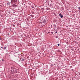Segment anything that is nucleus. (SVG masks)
<instances>
[{
    "instance_id": "1",
    "label": "nucleus",
    "mask_w": 80,
    "mask_h": 80,
    "mask_svg": "<svg viewBox=\"0 0 80 80\" xmlns=\"http://www.w3.org/2000/svg\"><path fill=\"white\" fill-rule=\"evenodd\" d=\"M11 71L12 73H17V71L15 72V68L13 67L11 68Z\"/></svg>"
},
{
    "instance_id": "2",
    "label": "nucleus",
    "mask_w": 80,
    "mask_h": 80,
    "mask_svg": "<svg viewBox=\"0 0 80 80\" xmlns=\"http://www.w3.org/2000/svg\"><path fill=\"white\" fill-rule=\"evenodd\" d=\"M17 2V0H12L11 2V3H15V2Z\"/></svg>"
},
{
    "instance_id": "3",
    "label": "nucleus",
    "mask_w": 80,
    "mask_h": 80,
    "mask_svg": "<svg viewBox=\"0 0 80 80\" xmlns=\"http://www.w3.org/2000/svg\"><path fill=\"white\" fill-rule=\"evenodd\" d=\"M42 20L40 19H39L38 20H37V22L38 23H40L42 22Z\"/></svg>"
},
{
    "instance_id": "4",
    "label": "nucleus",
    "mask_w": 80,
    "mask_h": 80,
    "mask_svg": "<svg viewBox=\"0 0 80 80\" xmlns=\"http://www.w3.org/2000/svg\"><path fill=\"white\" fill-rule=\"evenodd\" d=\"M59 16H60L61 18H63V15H62L61 13H60L59 14Z\"/></svg>"
},
{
    "instance_id": "5",
    "label": "nucleus",
    "mask_w": 80,
    "mask_h": 80,
    "mask_svg": "<svg viewBox=\"0 0 80 80\" xmlns=\"http://www.w3.org/2000/svg\"><path fill=\"white\" fill-rule=\"evenodd\" d=\"M13 7H17V5H15V4H13L12 5Z\"/></svg>"
},
{
    "instance_id": "6",
    "label": "nucleus",
    "mask_w": 80,
    "mask_h": 80,
    "mask_svg": "<svg viewBox=\"0 0 80 80\" xmlns=\"http://www.w3.org/2000/svg\"><path fill=\"white\" fill-rule=\"evenodd\" d=\"M4 49V50H6V48H7V47H4L3 48Z\"/></svg>"
},
{
    "instance_id": "7",
    "label": "nucleus",
    "mask_w": 80,
    "mask_h": 80,
    "mask_svg": "<svg viewBox=\"0 0 80 80\" xmlns=\"http://www.w3.org/2000/svg\"><path fill=\"white\" fill-rule=\"evenodd\" d=\"M54 26L55 28H57V27H56V25H55V24L54 25Z\"/></svg>"
},
{
    "instance_id": "8",
    "label": "nucleus",
    "mask_w": 80,
    "mask_h": 80,
    "mask_svg": "<svg viewBox=\"0 0 80 80\" xmlns=\"http://www.w3.org/2000/svg\"><path fill=\"white\" fill-rule=\"evenodd\" d=\"M56 38H58V36H56Z\"/></svg>"
},
{
    "instance_id": "9",
    "label": "nucleus",
    "mask_w": 80,
    "mask_h": 80,
    "mask_svg": "<svg viewBox=\"0 0 80 80\" xmlns=\"http://www.w3.org/2000/svg\"><path fill=\"white\" fill-rule=\"evenodd\" d=\"M22 60L23 61H24V59H22Z\"/></svg>"
},
{
    "instance_id": "10",
    "label": "nucleus",
    "mask_w": 80,
    "mask_h": 80,
    "mask_svg": "<svg viewBox=\"0 0 80 80\" xmlns=\"http://www.w3.org/2000/svg\"><path fill=\"white\" fill-rule=\"evenodd\" d=\"M58 46H60V44H58Z\"/></svg>"
},
{
    "instance_id": "11",
    "label": "nucleus",
    "mask_w": 80,
    "mask_h": 80,
    "mask_svg": "<svg viewBox=\"0 0 80 80\" xmlns=\"http://www.w3.org/2000/svg\"><path fill=\"white\" fill-rule=\"evenodd\" d=\"M78 8L79 10H80V7Z\"/></svg>"
},
{
    "instance_id": "12",
    "label": "nucleus",
    "mask_w": 80,
    "mask_h": 80,
    "mask_svg": "<svg viewBox=\"0 0 80 80\" xmlns=\"http://www.w3.org/2000/svg\"><path fill=\"white\" fill-rule=\"evenodd\" d=\"M8 5H10V3H8Z\"/></svg>"
},
{
    "instance_id": "13",
    "label": "nucleus",
    "mask_w": 80,
    "mask_h": 80,
    "mask_svg": "<svg viewBox=\"0 0 80 80\" xmlns=\"http://www.w3.org/2000/svg\"><path fill=\"white\" fill-rule=\"evenodd\" d=\"M45 24H46V23H44V24L43 25H45Z\"/></svg>"
},
{
    "instance_id": "14",
    "label": "nucleus",
    "mask_w": 80,
    "mask_h": 80,
    "mask_svg": "<svg viewBox=\"0 0 80 80\" xmlns=\"http://www.w3.org/2000/svg\"><path fill=\"white\" fill-rule=\"evenodd\" d=\"M1 48H3V47H1Z\"/></svg>"
},
{
    "instance_id": "15",
    "label": "nucleus",
    "mask_w": 80,
    "mask_h": 80,
    "mask_svg": "<svg viewBox=\"0 0 80 80\" xmlns=\"http://www.w3.org/2000/svg\"><path fill=\"white\" fill-rule=\"evenodd\" d=\"M42 9L43 10V8H42Z\"/></svg>"
},
{
    "instance_id": "16",
    "label": "nucleus",
    "mask_w": 80,
    "mask_h": 80,
    "mask_svg": "<svg viewBox=\"0 0 80 80\" xmlns=\"http://www.w3.org/2000/svg\"><path fill=\"white\" fill-rule=\"evenodd\" d=\"M43 23H44V22L42 23V24H43Z\"/></svg>"
},
{
    "instance_id": "17",
    "label": "nucleus",
    "mask_w": 80,
    "mask_h": 80,
    "mask_svg": "<svg viewBox=\"0 0 80 80\" xmlns=\"http://www.w3.org/2000/svg\"><path fill=\"white\" fill-rule=\"evenodd\" d=\"M56 33H57V32H56Z\"/></svg>"
},
{
    "instance_id": "18",
    "label": "nucleus",
    "mask_w": 80,
    "mask_h": 80,
    "mask_svg": "<svg viewBox=\"0 0 80 80\" xmlns=\"http://www.w3.org/2000/svg\"><path fill=\"white\" fill-rule=\"evenodd\" d=\"M31 17H32V15H31Z\"/></svg>"
}]
</instances>
